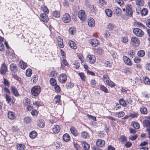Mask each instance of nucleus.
I'll return each mask as SVG.
<instances>
[{
    "mask_svg": "<svg viewBox=\"0 0 150 150\" xmlns=\"http://www.w3.org/2000/svg\"><path fill=\"white\" fill-rule=\"evenodd\" d=\"M41 89L40 86H33L31 89V92L33 95L37 96L41 92Z\"/></svg>",
    "mask_w": 150,
    "mask_h": 150,
    "instance_id": "obj_1",
    "label": "nucleus"
},
{
    "mask_svg": "<svg viewBox=\"0 0 150 150\" xmlns=\"http://www.w3.org/2000/svg\"><path fill=\"white\" fill-rule=\"evenodd\" d=\"M131 44L134 46L135 47H138L140 43L139 39L135 37H132L131 38Z\"/></svg>",
    "mask_w": 150,
    "mask_h": 150,
    "instance_id": "obj_2",
    "label": "nucleus"
},
{
    "mask_svg": "<svg viewBox=\"0 0 150 150\" xmlns=\"http://www.w3.org/2000/svg\"><path fill=\"white\" fill-rule=\"evenodd\" d=\"M86 61L91 64H93L95 62L96 57L93 54H89L86 57Z\"/></svg>",
    "mask_w": 150,
    "mask_h": 150,
    "instance_id": "obj_3",
    "label": "nucleus"
},
{
    "mask_svg": "<svg viewBox=\"0 0 150 150\" xmlns=\"http://www.w3.org/2000/svg\"><path fill=\"white\" fill-rule=\"evenodd\" d=\"M133 32L135 35L139 37H142L144 35V32L139 28H134L133 30Z\"/></svg>",
    "mask_w": 150,
    "mask_h": 150,
    "instance_id": "obj_4",
    "label": "nucleus"
},
{
    "mask_svg": "<svg viewBox=\"0 0 150 150\" xmlns=\"http://www.w3.org/2000/svg\"><path fill=\"white\" fill-rule=\"evenodd\" d=\"M78 17L82 21H85L86 18L85 12L83 10H80L78 13Z\"/></svg>",
    "mask_w": 150,
    "mask_h": 150,
    "instance_id": "obj_5",
    "label": "nucleus"
},
{
    "mask_svg": "<svg viewBox=\"0 0 150 150\" xmlns=\"http://www.w3.org/2000/svg\"><path fill=\"white\" fill-rule=\"evenodd\" d=\"M132 5L130 4H127L126 6V14L129 16H132Z\"/></svg>",
    "mask_w": 150,
    "mask_h": 150,
    "instance_id": "obj_6",
    "label": "nucleus"
},
{
    "mask_svg": "<svg viewBox=\"0 0 150 150\" xmlns=\"http://www.w3.org/2000/svg\"><path fill=\"white\" fill-rule=\"evenodd\" d=\"M7 71V67L6 64L5 63H3L1 66L0 69V74L2 75H4Z\"/></svg>",
    "mask_w": 150,
    "mask_h": 150,
    "instance_id": "obj_7",
    "label": "nucleus"
},
{
    "mask_svg": "<svg viewBox=\"0 0 150 150\" xmlns=\"http://www.w3.org/2000/svg\"><path fill=\"white\" fill-rule=\"evenodd\" d=\"M62 20L64 23H68L71 20V16L69 14L66 13L63 15Z\"/></svg>",
    "mask_w": 150,
    "mask_h": 150,
    "instance_id": "obj_8",
    "label": "nucleus"
},
{
    "mask_svg": "<svg viewBox=\"0 0 150 150\" xmlns=\"http://www.w3.org/2000/svg\"><path fill=\"white\" fill-rule=\"evenodd\" d=\"M67 78V76L66 74H62L59 75L58 78V79L60 83H65L66 81Z\"/></svg>",
    "mask_w": 150,
    "mask_h": 150,
    "instance_id": "obj_9",
    "label": "nucleus"
},
{
    "mask_svg": "<svg viewBox=\"0 0 150 150\" xmlns=\"http://www.w3.org/2000/svg\"><path fill=\"white\" fill-rule=\"evenodd\" d=\"M144 126L147 127L146 131L149 132V138L150 139V120H146L143 121Z\"/></svg>",
    "mask_w": 150,
    "mask_h": 150,
    "instance_id": "obj_10",
    "label": "nucleus"
},
{
    "mask_svg": "<svg viewBox=\"0 0 150 150\" xmlns=\"http://www.w3.org/2000/svg\"><path fill=\"white\" fill-rule=\"evenodd\" d=\"M11 93L15 96H19V94L17 89L13 86L11 87Z\"/></svg>",
    "mask_w": 150,
    "mask_h": 150,
    "instance_id": "obj_11",
    "label": "nucleus"
},
{
    "mask_svg": "<svg viewBox=\"0 0 150 150\" xmlns=\"http://www.w3.org/2000/svg\"><path fill=\"white\" fill-rule=\"evenodd\" d=\"M10 69L11 72L15 73L18 71V67L16 64L12 63L10 65Z\"/></svg>",
    "mask_w": 150,
    "mask_h": 150,
    "instance_id": "obj_12",
    "label": "nucleus"
},
{
    "mask_svg": "<svg viewBox=\"0 0 150 150\" xmlns=\"http://www.w3.org/2000/svg\"><path fill=\"white\" fill-rule=\"evenodd\" d=\"M123 59L125 63L127 65L131 66L132 63L131 60L128 57L124 56L123 57Z\"/></svg>",
    "mask_w": 150,
    "mask_h": 150,
    "instance_id": "obj_13",
    "label": "nucleus"
},
{
    "mask_svg": "<svg viewBox=\"0 0 150 150\" xmlns=\"http://www.w3.org/2000/svg\"><path fill=\"white\" fill-rule=\"evenodd\" d=\"M47 14L41 13L40 15V19L41 20L45 22H47L48 20V16L46 15Z\"/></svg>",
    "mask_w": 150,
    "mask_h": 150,
    "instance_id": "obj_14",
    "label": "nucleus"
},
{
    "mask_svg": "<svg viewBox=\"0 0 150 150\" xmlns=\"http://www.w3.org/2000/svg\"><path fill=\"white\" fill-rule=\"evenodd\" d=\"M97 145L100 147L103 146L105 144V141L101 139H98L97 140L96 142Z\"/></svg>",
    "mask_w": 150,
    "mask_h": 150,
    "instance_id": "obj_15",
    "label": "nucleus"
},
{
    "mask_svg": "<svg viewBox=\"0 0 150 150\" xmlns=\"http://www.w3.org/2000/svg\"><path fill=\"white\" fill-rule=\"evenodd\" d=\"M60 126L57 125H54L52 130L54 133L57 134L60 131Z\"/></svg>",
    "mask_w": 150,
    "mask_h": 150,
    "instance_id": "obj_16",
    "label": "nucleus"
},
{
    "mask_svg": "<svg viewBox=\"0 0 150 150\" xmlns=\"http://www.w3.org/2000/svg\"><path fill=\"white\" fill-rule=\"evenodd\" d=\"M18 65L19 67L23 69H25L27 66V64L22 60L19 62Z\"/></svg>",
    "mask_w": 150,
    "mask_h": 150,
    "instance_id": "obj_17",
    "label": "nucleus"
},
{
    "mask_svg": "<svg viewBox=\"0 0 150 150\" xmlns=\"http://www.w3.org/2000/svg\"><path fill=\"white\" fill-rule=\"evenodd\" d=\"M114 10L115 13L118 16H120L122 14L121 9L120 8L115 7H114Z\"/></svg>",
    "mask_w": 150,
    "mask_h": 150,
    "instance_id": "obj_18",
    "label": "nucleus"
},
{
    "mask_svg": "<svg viewBox=\"0 0 150 150\" xmlns=\"http://www.w3.org/2000/svg\"><path fill=\"white\" fill-rule=\"evenodd\" d=\"M37 125L40 128H42L45 125L44 120L41 119H40L39 120L37 121Z\"/></svg>",
    "mask_w": 150,
    "mask_h": 150,
    "instance_id": "obj_19",
    "label": "nucleus"
},
{
    "mask_svg": "<svg viewBox=\"0 0 150 150\" xmlns=\"http://www.w3.org/2000/svg\"><path fill=\"white\" fill-rule=\"evenodd\" d=\"M69 44L70 47L73 49H76L77 48V45L76 43L73 41L69 40Z\"/></svg>",
    "mask_w": 150,
    "mask_h": 150,
    "instance_id": "obj_20",
    "label": "nucleus"
},
{
    "mask_svg": "<svg viewBox=\"0 0 150 150\" xmlns=\"http://www.w3.org/2000/svg\"><path fill=\"white\" fill-rule=\"evenodd\" d=\"M88 24L90 27H93L94 26L95 24L94 19L91 18H89Z\"/></svg>",
    "mask_w": 150,
    "mask_h": 150,
    "instance_id": "obj_21",
    "label": "nucleus"
},
{
    "mask_svg": "<svg viewBox=\"0 0 150 150\" xmlns=\"http://www.w3.org/2000/svg\"><path fill=\"white\" fill-rule=\"evenodd\" d=\"M8 118L11 120H13L16 118V116L15 114L11 111H9L8 113Z\"/></svg>",
    "mask_w": 150,
    "mask_h": 150,
    "instance_id": "obj_22",
    "label": "nucleus"
},
{
    "mask_svg": "<svg viewBox=\"0 0 150 150\" xmlns=\"http://www.w3.org/2000/svg\"><path fill=\"white\" fill-rule=\"evenodd\" d=\"M82 146L84 149L85 150H88L90 148V145L85 142H83L82 143Z\"/></svg>",
    "mask_w": 150,
    "mask_h": 150,
    "instance_id": "obj_23",
    "label": "nucleus"
},
{
    "mask_svg": "<svg viewBox=\"0 0 150 150\" xmlns=\"http://www.w3.org/2000/svg\"><path fill=\"white\" fill-rule=\"evenodd\" d=\"M99 41L96 39H92L91 41V44L92 46L95 47L98 45Z\"/></svg>",
    "mask_w": 150,
    "mask_h": 150,
    "instance_id": "obj_24",
    "label": "nucleus"
},
{
    "mask_svg": "<svg viewBox=\"0 0 150 150\" xmlns=\"http://www.w3.org/2000/svg\"><path fill=\"white\" fill-rule=\"evenodd\" d=\"M135 2L136 5L139 6H143L144 4L143 0H135Z\"/></svg>",
    "mask_w": 150,
    "mask_h": 150,
    "instance_id": "obj_25",
    "label": "nucleus"
},
{
    "mask_svg": "<svg viewBox=\"0 0 150 150\" xmlns=\"http://www.w3.org/2000/svg\"><path fill=\"white\" fill-rule=\"evenodd\" d=\"M37 135V133L35 131H32L30 132L29 135L30 138L34 139L36 137Z\"/></svg>",
    "mask_w": 150,
    "mask_h": 150,
    "instance_id": "obj_26",
    "label": "nucleus"
},
{
    "mask_svg": "<svg viewBox=\"0 0 150 150\" xmlns=\"http://www.w3.org/2000/svg\"><path fill=\"white\" fill-rule=\"evenodd\" d=\"M63 139L64 141L68 142L70 140V137L68 134H65L63 135Z\"/></svg>",
    "mask_w": 150,
    "mask_h": 150,
    "instance_id": "obj_27",
    "label": "nucleus"
},
{
    "mask_svg": "<svg viewBox=\"0 0 150 150\" xmlns=\"http://www.w3.org/2000/svg\"><path fill=\"white\" fill-rule=\"evenodd\" d=\"M16 147L17 150H24L25 148L24 145L21 144L17 145Z\"/></svg>",
    "mask_w": 150,
    "mask_h": 150,
    "instance_id": "obj_28",
    "label": "nucleus"
},
{
    "mask_svg": "<svg viewBox=\"0 0 150 150\" xmlns=\"http://www.w3.org/2000/svg\"><path fill=\"white\" fill-rule=\"evenodd\" d=\"M81 136L84 139L88 138L89 137V134L86 132H83L81 133Z\"/></svg>",
    "mask_w": 150,
    "mask_h": 150,
    "instance_id": "obj_29",
    "label": "nucleus"
},
{
    "mask_svg": "<svg viewBox=\"0 0 150 150\" xmlns=\"http://www.w3.org/2000/svg\"><path fill=\"white\" fill-rule=\"evenodd\" d=\"M41 9L45 13L44 14H47L49 12V10L45 6H43L41 7Z\"/></svg>",
    "mask_w": 150,
    "mask_h": 150,
    "instance_id": "obj_30",
    "label": "nucleus"
},
{
    "mask_svg": "<svg viewBox=\"0 0 150 150\" xmlns=\"http://www.w3.org/2000/svg\"><path fill=\"white\" fill-rule=\"evenodd\" d=\"M110 80L108 76L106 75L103 76V80L106 84H107Z\"/></svg>",
    "mask_w": 150,
    "mask_h": 150,
    "instance_id": "obj_31",
    "label": "nucleus"
},
{
    "mask_svg": "<svg viewBox=\"0 0 150 150\" xmlns=\"http://www.w3.org/2000/svg\"><path fill=\"white\" fill-rule=\"evenodd\" d=\"M140 112L142 114H146L147 113V109L145 107H142L140 109Z\"/></svg>",
    "mask_w": 150,
    "mask_h": 150,
    "instance_id": "obj_32",
    "label": "nucleus"
},
{
    "mask_svg": "<svg viewBox=\"0 0 150 150\" xmlns=\"http://www.w3.org/2000/svg\"><path fill=\"white\" fill-rule=\"evenodd\" d=\"M108 28L110 30H115V26L113 24L109 23L107 25Z\"/></svg>",
    "mask_w": 150,
    "mask_h": 150,
    "instance_id": "obj_33",
    "label": "nucleus"
},
{
    "mask_svg": "<svg viewBox=\"0 0 150 150\" xmlns=\"http://www.w3.org/2000/svg\"><path fill=\"white\" fill-rule=\"evenodd\" d=\"M148 11L146 8H143L140 12L142 16H146L148 13Z\"/></svg>",
    "mask_w": 150,
    "mask_h": 150,
    "instance_id": "obj_34",
    "label": "nucleus"
},
{
    "mask_svg": "<svg viewBox=\"0 0 150 150\" xmlns=\"http://www.w3.org/2000/svg\"><path fill=\"white\" fill-rule=\"evenodd\" d=\"M70 130L71 133L75 136L77 135L78 132L76 129L74 127H71Z\"/></svg>",
    "mask_w": 150,
    "mask_h": 150,
    "instance_id": "obj_35",
    "label": "nucleus"
},
{
    "mask_svg": "<svg viewBox=\"0 0 150 150\" xmlns=\"http://www.w3.org/2000/svg\"><path fill=\"white\" fill-rule=\"evenodd\" d=\"M144 82L146 84H149L150 83V80L147 77H144L143 78Z\"/></svg>",
    "mask_w": 150,
    "mask_h": 150,
    "instance_id": "obj_36",
    "label": "nucleus"
},
{
    "mask_svg": "<svg viewBox=\"0 0 150 150\" xmlns=\"http://www.w3.org/2000/svg\"><path fill=\"white\" fill-rule=\"evenodd\" d=\"M137 55L140 57H143L145 55V52L143 50H140L138 52Z\"/></svg>",
    "mask_w": 150,
    "mask_h": 150,
    "instance_id": "obj_37",
    "label": "nucleus"
},
{
    "mask_svg": "<svg viewBox=\"0 0 150 150\" xmlns=\"http://www.w3.org/2000/svg\"><path fill=\"white\" fill-rule=\"evenodd\" d=\"M132 125L133 127L136 129H138L139 128V124L137 122H133Z\"/></svg>",
    "mask_w": 150,
    "mask_h": 150,
    "instance_id": "obj_38",
    "label": "nucleus"
},
{
    "mask_svg": "<svg viewBox=\"0 0 150 150\" xmlns=\"http://www.w3.org/2000/svg\"><path fill=\"white\" fill-rule=\"evenodd\" d=\"M76 30L74 28H70L69 29V32L70 34L74 35L76 33Z\"/></svg>",
    "mask_w": 150,
    "mask_h": 150,
    "instance_id": "obj_39",
    "label": "nucleus"
},
{
    "mask_svg": "<svg viewBox=\"0 0 150 150\" xmlns=\"http://www.w3.org/2000/svg\"><path fill=\"white\" fill-rule=\"evenodd\" d=\"M105 13L106 15L108 17H111L112 15V12L109 9H106L105 11Z\"/></svg>",
    "mask_w": 150,
    "mask_h": 150,
    "instance_id": "obj_40",
    "label": "nucleus"
},
{
    "mask_svg": "<svg viewBox=\"0 0 150 150\" xmlns=\"http://www.w3.org/2000/svg\"><path fill=\"white\" fill-rule=\"evenodd\" d=\"M61 96H60L57 95L54 97V100L56 103H59L60 100Z\"/></svg>",
    "mask_w": 150,
    "mask_h": 150,
    "instance_id": "obj_41",
    "label": "nucleus"
},
{
    "mask_svg": "<svg viewBox=\"0 0 150 150\" xmlns=\"http://www.w3.org/2000/svg\"><path fill=\"white\" fill-rule=\"evenodd\" d=\"M32 74V71L30 69H28L26 71V75L28 77H30Z\"/></svg>",
    "mask_w": 150,
    "mask_h": 150,
    "instance_id": "obj_42",
    "label": "nucleus"
},
{
    "mask_svg": "<svg viewBox=\"0 0 150 150\" xmlns=\"http://www.w3.org/2000/svg\"><path fill=\"white\" fill-rule=\"evenodd\" d=\"M53 15L55 17H59L60 16V12L55 11L53 12Z\"/></svg>",
    "mask_w": 150,
    "mask_h": 150,
    "instance_id": "obj_43",
    "label": "nucleus"
},
{
    "mask_svg": "<svg viewBox=\"0 0 150 150\" xmlns=\"http://www.w3.org/2000/svg\"><path fill=\"white\" fill-rule=\"evenodd\" d=\"M119 102L120 105L123 107H125L126 105V103L123 99H120L119 100Z\"/></svg>",
    "mask_w": 150,
    "mask_h": 150,
    "instance_id": "obj_44",
    "label": "nucleus"
},
{
    "mask_svg": "<svg viewBox=\"0 0 150 150\" xmlns=\"http://www.w3.org/2000/svg\"><path fill=\"white\" fill-rule=\"evenodd\" d=\"M117 116L119 118L123 117L125 115V113L123 111L119 112L116 114Z\"/></svg>",
    "mask_w": 150,
    "mask_h": 150,
    "instance_id": "obj_45",
    "label": "nucleus"
},
{
    "mask_svg": "<svg viewBox=\"0 0 150 150\" xmlns=\"http://www.w3.org/2000/svg\"><path fill=\"white\" fill-rule=\"evenodd\" d=\"M50 84L53 86H55L57 85L56 81L54 79L51 78L50 80Z\"/></svg>",
    "mask_w": 150,
    "mask_h": 150,
    "instance_id": "obj_46",
    "label": "nucleus"
},
{
    "mask_svg": "<svg viewBox=\"0 0 150 150\" xmlns=\"http://www.w3.org/2000/svg\"><path fill=\"white\" fill-rule=\"evenodd\" d=\"M24 121L27 123H29L31 122V119L29 117H27L24 118Z\"/></svg>",
    "mask_w": 150,
    "mask_h": 150,
    "instance_id": "obj_47",
    "label": "nucleus"
},
{
    "mask_svg": "<svg viewBox=\"0 0 150 150\" xmlns=\"http://www.w3.org/2000/svg\"><path fill=\"white\" fill-rule=\"evenodd\" d=\"M100 89L103 91L105 93H107L108 92V90L107 88L103 85H100Z\"/></svg>",
    "mask_w": 150,
    "mask_h": 150,
    "instance_id": "obj_48",
    "label": "nucleus"
},
{
    "mask_svg": "<svg viewBox=\"0 0 150 150\" xmlns=\"http://www.w3.org/2000/svg\"><path fill=\"white\" fill-rule=\"evenodd\" d=\"M98 3L100 5L103 6L106 4V2L105 0H98Z\"/></svg>",
    "mask_w": 150,
    "mask_h": 150,
    "instance_id": "obj_49",
    "label": "nucleus"
},
{
    "mask_svg": "<svg viewBox=\"0 0 150 150\" xmlns=\"http://www.w3.org/2000/svg\"><path fill=\"white\" fill-rule=\"evenodd\" d=\"M121 41L124 43H126L128 41V38L126 36H122L121 37Z\"/></svg>",
    "mask_w": 150,
    "mask_h": 150,
    "instance_id": "obj_50",
    "label": "nucleus"
},
{
    "mask_svg": "<svg viewBox=\"0 0 150 150\" xmlns=\"http://www.w3.org/2000/svg\"><path fill=\"white\" fill-rule=\"evenodd\" d=\"M134 62L136 63H139L141 61V59L138 57H135L134 59Z\"/></svg>",
    "mask_w": 150,
    "mask_h": 150,
    "instance_id": "obj_51",
    "label": "nucleus"
},
{
    "mask_svg": "<svg viewBox=\"0 0 150 150\" xmlns=\"http://www.w3.org/2000/svg\"><path fill=\"white\" fill-rule=\"evenodd\" d=\"M31 113L33 116H36L38 114V112L36 110H33Z\"/></svg>",
    "mask_w": 150,
    "mask_h": 150,
    "instance_id": "obj_52",
    "label": "nucleus"
},
{
    "mask_svg": "<svg viewBox=\"0 0 150 150\" xmlns=\"http://www.w3.org/2000/svg\"><path fill=\"white\" fill-rule=\"evenodd\" d=\"M5 97L7 102L8 103H9L11 101V99L10 98L9 95H8L7 94H6L5 95Z\"/></svg>",
    "mask_w": 150,
    "mask_h": 150,
    "instance_id": "obj_53",
    "label": "nucleus"
},
{
    "mask_svg": "<svg viewBox=\"0 0 150 150\" xmlns=\"http://www.w3.org/2000/svg\"><path fill=\"white\" fill-rule=\"evenodd\" d=\"M54 89L57 93L61 91V89L60 87L57 84L54 86Z\"/></svg>",
    "mask_w": 150,
    "mask_h": 150,
    "instance_id": "obj_54",
    "label": "nucleus"
},
{
    "mask_svg": "<svg viewBox=\"0 0 150 150\" xmlns=\"http://www.w3.org/2000/svg\"><path fill=\"white\" fill-rule=\"evenodd\" d=\"M4 84L6 86L8 87L9 86V83L8 81L6 79H4Z\"/></svg>",
    "mask_w": 150,
    "mask_h": 150,
    "instance_id": "obj_55",
    "label": "nucleus"
},
{
    "mask_svg": "<svg viewBox=\"0 0 150 150\" xmlns=\"http://www.w3.org/2000/svg\"><path fill=\"white\" fill-rule=\"evenodd\" d=\"M136 24L137 26L140 28H144L145 27L144 26L142 23L140 22H137L136 23Z\"/></svg>",
    "mask_w": 150,
    "mask_h": 150,
    "instance_id": "obj_56",
    "label": "nucleus"
},
{
    "mask_svg": "<svg viewBox=\"0 0 150 150\" xmlns=\"http://www.w3.org/2000/svg\"><path fill=\"white\" fill-rule=\"evenodd\" d=\"M107 85L109 86H111V87H113L115 86V83H114L112 81L110 80V81L107 83Z\"/></svg>",
    "mask_w": 150,
    "mask_h": 150,
    "instance_id": "obj_57",
    "label": "nucleus"
},
{
    "mask_svg": "<svg viewBox=\"0 0 150 150\" xmlns=\"http://www.w3.org/2000/svg\"><path fill=\"white\" fill-rule=\"evenodd\" d=\"M79 75L82 80L84 81L85 80V77L84 76V74L83 73H79Z\"/></svg>",
    "mask_w": 150,
    "mask_h": 150,
    "instance_id": "obj_58",
    "label": "nucleus"
},
{
    "mask_svg": "<svg viewBox=\"0 0 150 150\" xmlns=\"http://www.w3.org/2000/svg\"><path fill=\"white\" fill-rule=\"evenodd\" d=\"M104 64L105 66L106 67H111V63L108 61H105L104 63Z\"/></svg>",
    "mask_w": 150,
    "mask_h": 150,
    "instance_id": "obj_59",
    "label": "nucleus"
},
{
    "mask_svg": "<svg viewBox=\"0 0 150 150\" xmlns=\"http://www.w3.org/2000/svg\"><path fill=\"white\" fill-rule=\"evenodd\" d=\"M74 84L73 83L69 82L67 84V88H71L73 87Z\"/></svg>",
    "mask_w": 150,
    "mask_h": 150,
    "instance_id": "obj_60",
    "label": "nucleus"
},
{
    "mask_svg": "<svg viewBox=\"0 0 150 150\" xmlns=\"http://www.w3.org/2000/svg\"><path fill=\"white\" fill-rule=\"evenodd\" d=\"M57 74L56 72L55 71H52L50 73V77H54Z\"/></svg>",
    "mask_w": 150,
    "mask_h": 150,
    "instance_id": "obj_61",
    "label": "nucleus"
},
{
    "mask_svg": "<svg viewBox=\"0 0 150 150\" xmlns=\"http://www.w3.org/2000/svg\"><path fill=\"white\" fill-rule=\"evenodd\" d=\"M92 86H95L96 84V80L94 79H92L90 82Z\"/></svg>",
    "mask_w": 150,
    "mask_h": 150,
    "instance_id": "obj_62",
    "label": "nucleus"
},
{
    "mask_svg": "<svg viewBox=\"0 0 150 150\" xmlns=\"http://www.w3.org/2000/svg\"><path fill=\"white\" fill-rule=\"evenodd\" d=\"M137 137V134H136L134 135L133 136H132L131 137H129V139L132 141H133L135 140Z\"/></svg>",
    "mask_w": 150,
    "mask_h": 150,
    "instance_id": "obj_63",
    "label": "nucleus"
},
{
    "mask_svg": "<svg viewBox=\"0 0 150 150\" xmlns=\"http://www.w3.org/2000/svg\"><path fill=\"white\" fill-rule=\"evenodd\" d=\"M146 26L150 28V18L147 19L146 21Z\"/></svg>",
    "mask_w": 150,
    "mask_h": 150,
    "instance_id": "obj_64",
    "label": "nucleus"
}]
</instances>
